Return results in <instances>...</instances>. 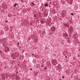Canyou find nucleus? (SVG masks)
I'll return each instance as SVG.
<instances>
[{"label": "nucleus", "mask_w": 80, "mask_h": 80, "mask_svg": "<svg viewBox=\"0 0 80 80\" xmlns=\"http://www.w3.org/2000/svg\"><path fill=\"white\" fill-rule=\"evenodd\" d=\"M69 30L70 32H73L74 30H73V28H72V26H70V28L69 29Z\"/></svg>", "instance_id": "nucleus-1"}, {"label": "nucleus", "mask_w": 80, "mask_h": 80, "mask_svg": "<svg viewBox=\"0 0 80 80\" xmlns=\"http://www.w3.org/2000/svg\"><path fill=\"white\" fill-rule=\"evenodd\" d=\"M51 29L52 31V32H55V28L54 27H51Z\"/></svg>", "instance_id": "nucleus-2"}, {"label": "nucleus", "mask_w": 80, "mask_h": 80, "mask_svg": "<svg viewBox=\"0 0 80 80\" xmlns=\"http://www.w3.org/2000/svg\"><path fill=\"white\" fill-rule=\"evenodd\" d=\"M65 26L66 27H69L70 26L69 24L68 23H66L65 24Z\"/></svg>", "instance_id": "nucleus-3"}, {"label": "nucleus", "mask_w": 80, "mask_h": 80, "mask_svg": "<svg viewBox=\"0 0 80 80\" xmlns=\"http://www.w3.org/2000/svg\"><path fill=\"white\" fill-rule=\"evenodd\" d=\"M62 13H63V14H65V13H66V11L64 10L62 11Z\"/></svg>", "instance_id": "nucleus-4"}, {"label": "nucleus", "mask_w": 80, "mask_h": 80, "mask_svg": "<svg viewBox=\"0 0 80 80\" xmlns=\"http://www.w3.org/2000/svg\"><path fill=\"white\" fill-rule=\"evenodd\" d=\"M48 3L45 4H44V7H48Z\"/></svg>", "instance_id": "nucleus-5"}, {"label": "nucleus", "mask_w": 80, "mask_h": 80, "mask_svg": "<svg viewBox=\"0 0 80 80\" xmlns=\"http://www.w3.org/2000/svg\"><path fill=\"white\" fill-rule=\"evenodd\" d=\"M17 6V4L15 3L14 5V7H15Z\"/></svg>", "instance_id": "nucleus-6"}, {"label": "nucleus", "mask_w": 80, "mask_h": 80, "mask_svg": "<svg viewBox=\"0 0 80 80\" xmlns=\"http://www.w3.org/2000/svg\"><path fill=\"white\" fill-rule=\"evenodd\" d=\"M34 17L36 18L37 17V14H34Z\"/></svg>", "instance_id": "nucleus-7"}, {"label": "nucleus", "mask_w": 80, "mask_h": 80, "mask_svg": "<svg viewBox=\"0 0 80 80\" xmlns=\"http://www.w3.org/2000/svg\"><path fill=\"white\" fill-rule=\"evenodd\" d=\"M13 57H14V59H15V58H16V57H15V55H14L13 56Z\"/></svg>", "instance_id": "nucleus-8"}, {"label": "nucleus", "mask_w": 80, "mask_h": 80, "mask_svg": "<svg viewBox=\"0 0 80 80\" xmlns=\"http://www.w3.org/2000/svg\"><path fill=\"white\" fill-rule=\"evenodd\" d=\"M32 4L34 6L35 5V4H34V3H33V2H32Z\"/></svg>", "instance_id": "nucleus-9"}, {"label": "nucleus", "mask_w": 80, "mask_h": 80, "mask_svg": "<svg viewBox=\"0 0 80 80\" xmlns=\"http://www.w3.org/2000/svg\"><path fill=\"white\" fill-rule=\"evenodd\" d=\"M70 15H73V13H71Z\"/></svg>", "instance_id": "nucleus-10"}, {"label": "nucleus", "mask_w": 80, "mask_h": 80, "mask_svg": "<svg viewBox=\"0 0 80 80\" xmlns=\"http://www.w3.org/2000/svg\"><path fill=\"white\" fill-rule=\"evenodd\" d=\"M72 3H73V2H72V1H71L70 2V3H71V4H72Z\"/></svg>", "instance_id": "nucleus-11"}, {"label": "nucleus", "mask_w": 80, "mask_h": 80, "mask_svg": "<svg viewBox=\"0 0 80 80\" xmlns=\"http://www.w3.org/2000/svg\"><path fill=\"white\" fill-rule=\"evenodd\" d=\"M6 23H8V21H5Z\"/></svg>", "instance_id": "nucleus-12"}, {"label": "nucleus", "mask_w": 80, "mask_h": 80, "mask_svg": "<svg viewBox=\"0 0 80 80\" xmlns=\"http://www.w3.org/2000/svg\"><path fill=\"white\" fill-rule=\"evenodd\" d=\"M55 63H56V64H55V65H56V64H57V62L56 61L55 62Z\"/></svg>", "instance_id": "nucleus-13"}, {"label": "nucleus", "mask_w": 80, "mask_h": 80, "mask_svg": "<svg viewBox=\"0 0 80 80\" xmlns=\"http://www.w3.org/2000/svg\"><path fill=\"white\" fill-rule=\"evenodd\" d=\"M44 68H45V69H47V68L46 67H45Z\"/></svg>", "instance_id": "nucleus-14"}, {"label": "nucleus", "mask_w": 80, "mask_h": 80, "mask_svg": "<svg viewBox=\"0 0 80 80\" xmlns=\"http://www.w3.org/2000/svg\"><path fill=\"white\" fill-rule=\"evenodd\" d=\"M62 78H64V76H62Z\"/></svg>", "instance_id": "nucleus-15"}, {"label": "nucleus", "mask_w": 80, "mask_h": 80, "mask_svg": "<svg viewBox=\"0 0 80 80\" xmlns=\"http://www.w3.org/2000/svg\"><path fill=\"white\" fill-rule=\"evenodd\" d=\"M30 70H32V68H30Z\"/></svg>", "instance_id": "nucleus-16"}, {"label": "nucleus", "mask_w": 80, "mask_h": 80, "mask_svg": "<svg viewBox=\"0 0 80 80\" xmlns=\"http://www.w3.org/2000/svg\"><path fill=\"white\" fill-rule=\"evenodd\" d=\"M41 5L42 6L43 5V3H42Z\"/></svg>", "instance_id": "nucleus-17"}, {"label": "nucleus", "mask_w": 80, "mask_h": 80, "mask_svg": "<svg viewBox=\"0 0 80 80\" xmlns=\"http://www.w3.org/2000/svg\"><path fill=\"white\" fill-rule=\"evenodd\" d=\"M18 45H19V44H20V43H18Z\"/></svg>", "instance_id": "nucleus-18"}, {"label": "nucleus", "mask_w": 80, "mask_h": 80, "mask_svg": "<svg viewBox=\"0 0 80 80\" xmlns=\"http://www.w3.org/2000/svg\"><path fill=\"white\" fill-rule=\"evenodd\" d=\"M65 58H67V56H65Z\"/></svg>", "instance_id": "nucleus-19"}, {"label": "nucleus", "mask_w": 80, "mask_h": 80, "mask_svg": "<svg viewBox=\"0 0 80 80\" xmlns=\"http://www.w3.org/2000/svg\"><path fill=\"white\" fill-rule=\"evenodd\" d=\"M2 2V0H0V2Z\"/></svg>", "instance_id": "nucleus-20"}, {"label": "nucleus", "mask_w": 80, "mask_h": 80, "mask_svg": "<svg viewBox=\"0 0 80 80\" xmlns=\"http://www.w3.org/2000/svg\"><path fill=\"white\" fill-rule=\"evenodd\" d=\"M32 55H33V56L34 55V54H32Z\"/></svg>", "instance_id": "nucleus-21"}, {"label": "nucleus", "mask_w": 80, "mask_h": 80, "mask_svg": "<svg viewBox=\"0 0 80 80\" xmlns=\"http://www.w3.org/2000/svg\"><path fill=\"white\" fill-rule=\"evenodd\" d=\"M71 78H73V77L71 76Z\"/></svg>", "instance_id": "nucleus-22"}, {"label": "nucleus", "mask_w": 80, "mask_h": 80, "mask_svg": "<svg viewBox=\"0 0 80 80\" xmlns=\"http://www.w3.org/2000/svg\"><path fill=\"white\" fill-rule=\"evenodd\" d=\"M59 80H62L61 79H59Z\"/></svg>", "instance_id": "nucleus-23"}, {"label": "nucleus", "mask_w": 80, "mask_h": 80, "mask_svg": "<svg viewBox=\"0 0 80 80\" xmlns=\"http://www.w3.org/2000/svg\"><path fill=\"white\" fill-rule=\"evenodd\" d=\"M79 57V55H78V57Z\"/></svg>", "instance_id": "nucleus-24"}, {"label": "nucleus", "mask_w": 80, "mask_h": 80, "mask_svg": "<svg viewBox=\"0 0 80 80\" xmlns=\"http://www.w3.org/2000/svg\"><path fill=\"white\" fill-rule=\"evenodd\" d=\"M41 67H43V66H42Z\"/></svg>", "instance_id": "nucleus-25"}, {"label": "nucleus", "mask_w": 80, "mask_h": 80, "mask_svg": "<svg viewBox=\"0 0 80 80\" xmlns=\"http://www.w3.org/2000/svg\"><path fill=\"white\" fill-rule=\"evenodd\" d=\"M0 53H1V52H2V51H0Z\"/></svg>", "instance_id": "nucleus-26"}, {"label": "nucleus", "mask_w": 80, "mask_h": 80, "mask_svg": "<svg viewBox=\"0 0 80 80\" xmlns=\"http://www.w3.org/2000/svg\"><path fill=\"white\" fill-rule=\"evenodd\" d=\"M45 50H47V49H46L45 48Z\"/></svg>", "instance_id": "nucleus-27"}, {"label": "nucleus", "mask_w": 80, "mask_h": 80, "mask_svg": "<svg viewBox=\"0 0 80 80\" xmlns=\"http://www.w3.org/2000/svg\"><path fill=\"white\" fill-rule=\"evenodd\" d=\"M68 39H69V38H68Z\"/></svg>", "instance_id": "nucleus-28"}, {"label": "nucleus", "mask_w": 80, "mask_h": 80, "mask_svg": "<svg viewBox=\"0 0 80 80\" xmlns=\"http://www.w3.org/2000/svg\"><path fill=\"white\" fill-rule=\"evenodd\" d=\"M6 52H7L6 51H5Z\"/></svg>", "instance_id": "nucleus-29"}, {"label": "nucleus", "mask_w": 80, "mask_h": 80, "mask_svg": "<svg viewBox=\"0 0 80 80\" xmlns=\"http://www.w3.org/2000/svg\"><path fill=\"white\" fill-rule=\"evenodd\" d=\"M61 20H62V19H61Z\"/></svg>", "instance_id": "nucleus-30"}]
</instances>
